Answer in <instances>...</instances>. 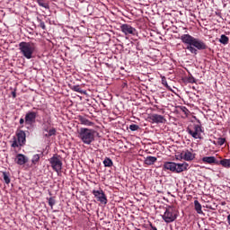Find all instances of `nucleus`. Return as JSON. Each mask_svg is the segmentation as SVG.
Returning a JSON list of instances; mask_svg holds the SVG:
<instances>
[{"mask_svg": "<svg viewBox=\"0 0 230 230\" xmlns=\"http://www.w3.org/2000/svg\"><path fill=\"white\" fill-rule=\"evenodd\" d=\"M181 40L183 44H187L186 49L192 53V55H197L199 51H204L208 49V44L204 40L195 38L190 34H182L181 36Z\"/></svg>", "mask_w": 230, "mask_h": 230, "instance_id": "nucleus-1", "label": "nucleus"}, {"mask_svg": "<svg viewBox=\"0 0 230 230\" xmlns=\"http://www.w3.org/2000/svg\"><path fill=\"white\" fill-rule=\"evenodd\" d=\"M19 49L21 55L27 58V60H31L33 58V54L37 51V46L33 42L22 41L19 43Z\"/></svg>", "mask_w": 230, "mask_h": 230, "instance_id": "nucleus-2", "label": "nucleus"}, {"mask_svg": "<svg viewBox=\"0 0 230 230\" xmlns=\"http://www.w3.org/2000/svg\"><path fill=\"white\" fill-rule=\"evenodd\" d=\"M77 133H78L77 137L81 139V141L84 145H91L94 143L96 130L93 128H81L77 131Z\"/></svg>", "mask_w": 230, "mask_h": 230, "instance_id": "nucleus-3", "label": "nucleus"}, {"mask_svg": "<svg viewBox=\"0 0 230 230\" xmlns=\"http://www.w3.org/2000/svg\"><path fill=\"white\" fill-rule=\"evenodd\" d=\"M164 170H169V172H172L173 173H182V172H186V170H188V164H176L173 162H165L164 164Z\"/></svg>", "mask_w": 230, "mask_h": 230, "instance_id": "nucleus-4", "label": "nucleus"}, {"mask_svg": "<svg viewBox=\"0 0 230 230\" xmlns=\"http://www.w3.org/2000/svg\"><path fill=\"white\" fill-rule=\"evenodd\" d=\"M13 143L11 145L12 148H19V146H24L26 145V132L22 129L16 131V137H13Z\"/></svg>", "mask_w": 230, "mask_h": 230, "instance_id": "nucleus-5", "label": "nucleus"}, {"mask_svg": "<svg viewBox=\"0 0 230 230\" xmlns=\"http://www.w3.org/2000/svg\"><path fill=\"white\" fill-rule=\"evenodd\" d=\"M49 161L52 170L56 172V173L58 174L62 172V166L64 164L62 163V156H60V155L54 154Z\"/></svg>", "mask_w": 230, "mask_h": 230, "instance_id": "nucleus-6", "label": "nucleus"}, {"mask_svg": "<svg viewBox=\"0 0 230 230\" xmlns=\"http://www.w3.org/2000/svg\"><path fill=\"white\" fill-rule=\"evenodd\" d=\"M162 218L164 220V222H166V224L175 222V220H177V210H175V208L173 207H168L162 216Z\"/></svg>", "mask_w": 230, "mask_h": 230, "instance_id": "nucleus-7", "label": "nucleus"}, {"mask_svg": "<svg viewBox=\"0 0 230 230\" xmlns=\"http://www.w3.org/2000/svg\"><path fill=\"white\" fill-rule=\"evenodd\" d=\"M188 134L192 136L194 139H200V132H202V128L199 124H194L187 128Z\"/></svg>", "mask_w": 230, "mask_h": 230, "instance_id": "nucleus-8", "label": "nucleus"}, {"mask_svg": "<svg viewBox=\"0 0 230 230\" xmlns=\"http://www.w3.org/2000/svg\"><path fill=\"white\" fill-rule=\"evenodd\" d=\"M93 195L95 197L96 200L98 202H101V204H107L108 199H107V195H105V192H103V190H93Z\"/></svg>", "mask_w": 230, "mask_h": 230, "instance_id": "nucleus-9", "label": "nucleus"}, {"mask_svg": "<svg viewBox=\"0 0 230 230\" xmlns=\"http://www.w3.org/2000/svg\"><path fill=\"white\" fill-rule=\"evenodd\" d=\"M38 116H39V111H29L25 114V125H33Z\"/></svg>", "mask_w": 230, "mask_h": 230, "instance_id": "nucleus-10", "label": "nucleus"}, {"mask_svg": "<svg viewBox=\"0 0 230 230\" xmlns=\"http://www.w3.org/2000/svg\"><path fill=\"white\" fill-rule=\"evenodd\" d=\"M120 30L126 35H136L137 33L136 28L131 27L129 24H122Z\"/></svg>", "mask_w": 230, "mask_h": 230, "instance_id": "nucleus-11", "label": "nucleus"}, {"mask_svg": "<svg viewBox=\"0 0 230 230\" xmlns=\"http://www.w3.org/2000/svg\"><path fill=\"white\" fill-rule=\"evenodd\" d=\"M149 119H151L152 123H166V119H164V116L156 113H153Z\"/></svg>", "mask_w": 230, "mask_h": 230, "instance_id": "nucleus-12", "label": "nucleus"}, {"mask_svg": "<svg viewBox=\"0 0 230 230\" xmlns=\"http://www.w3.org/2000/svg\"><path fill=\"white\" fill-rule=\"evenodd\" d=\"M181 157L184 159V161H193V159H195V154L190 150H185L181 153Z\"/></svg>", "mask_w": 230, "mask_h": 230, "instance_id": "nucleus-13", "label": "nucleus"}, {"mask_svg": "<svg viewBox=\"0 0 230 230\" xmlns=\"http://www.w3.org/2000/svg\"><path fill=\"white\" fill-rule=\"evenodd\" d=\"M15 163L18 164L20 166H22L28 163V157L22 154H18L16 155Z\"/></svg>", "mask_w": 230, "mask_h": 230, "instance_id": "nucleus-14", "label": "nucleus"}, {"mask_svg": "<svg viewBox=\"0 0 230 230\" xmlns=\"http://www.w3.org/2000/svg\"><path fill=\"white\" fill-rule=\"evenodd\" d=\"M201 161L205 164H218V160L215 156H205Z\"/></svg>", "mask_w": 230, "mask_h": 230, "instance_id": "nucleus-15", "label": "nucleus"}, {"mask_svg": "<svg viewBox=\"0 0 230 230\" xmlns=\"http://www.w3.org/2000/svg\"><path fill=\"white\" fill-rule=\"evenodd\" d=\"M79 121L81 125H85L86 127H93V125H94V122L83 116H79Z\"/></svg>", "mask_w": 230, "mask_h": 230, "instance_id": "nucleus-16", "label": "nucleus"}, {"mask_svg": "<svg viewBox=\"0 0 230 230\" xmlns=\"http://www.w3.org/2000/svg\"><path fill=\"white\" fill-rule=\"evenodd\" d=\"M144 163L147 166H152V164L157 163V157H155V156H147V157H146Z\"/></svg>", "mask_w": 230, "mask_h": 230, "instance_id": "nucleus-17", "label": "nucleus"}, {"mask_svg": "<svg viewBox=\"0 0 230 230\" xmlns=\"http://www.w3.org/2000/svg\"><path fill=\"white\" fill-rule=\"evenodd\" d=\"M71 91L75 93H80V94H87L86 91L82 90V87L79 84L76 85H70Z\"/></svg>", "mask_w": 230, "mask_h": 230, "instance_id": "nucleus-18", "label": "nucleus"}, {"mask_svg": "<svg viewBox=\"0 0 230 230\" xmlns=\"http://www.w3.org/2000/svg\"><path fill=\"white\" fill-rule=\"evenodd\" d=\"M43 132H48L49 130V127H51V119H48L47 120H43L42 124Z\"/></svg>", "mask_w": 230, "mask_h": 230, "instance_id": "nucleus-19", "label": "nucleus"}, {"mask_svg": "<svg viewBox=\"0 0 230 230\" xmlns=\"http://www.w3.org/2000/svg\"><path fill=\"white\" fill-rule=\"evenodd\" d=\"M102 163L105 168H112V166H114V163L110 157H105Z\"/></svg>", "mask_w": 230, "mask_h": 230, "instance_id": "nucleus-20", "label": "nucleus"}, {"mask_svg": "<svg viewBox=\"0 0 230 230\" xmlns=\"http://www.w3.org/2000/svg\"><path fill=\"white\" fill-rule=\"evenodd\" d=\"M194 209L199 215H202V205L199 200H194Z\"/></svg>", "mask_w": 230, "mask_h": 230, "instance_id": "nucleus-21", "label": "nucleus"}, {"mask_svg": "<svg viewBox=\"0 0 230 230\" xmlns=\"http://www.w3.org/2000/svg\"><path fill=\"white\" fill-rule=\"evenodd\" d=\"M219 42L220 44H224V46H227V44H229V37L226 36V34H222Z\"/></svg>", "mask_w": 230, "mask_h": 230, "instance_id": "nucleus-22", "label": "nucleus"}, {"mask_svg": "<svg viewBox=\"0 0 230 230\" xmlns=\"http://www.w3.org/2000/svg\"><path fill=\"white\" fill-rule=\"evenodd\" d=\"M218 164H221L223 168H230V159H223L218 161Z\"/></svg>", "mask_w": 230, "mask_h": 230, "instance_id": "nucleus-23", "label": "nucleus"}, {"mask_svg": "<svg viewBox=\"0 0 230 230\" xmlns=\"http://www.w3.org/2000/svg\"><path fill=\"white\" fill-rule=\"evenodd\" d=\"M46 132L47 134L44 135L45 137H51V136H57V129L55 128H52Z\"/></svg>", "mask_w": 230, "mask_h": 230, "instance_id": "nucleus-24", "label": "nucleus"}, {"mask_svg": "<svg viewBox=\"0 0 230 230\" xmlns=\"http://www.w3.org/2000/svg\"><path fill=\"white\" fill-rule=\"evenodd\" d=\"M37 3L39 4V6H41L42 8H49V4L48 3H46L45 0H37Z\"/></svg>", "mask_w": 230, "mask_h": 230, "instance_id": "nucleus-25", "label": "nucleus"}, {"mask_svg": "<svg viewBox=\"0 0 230 230\" xmlns=\"http://www.w3.org/2000/svg\"><path fill=\"white\" fill-rule=\"evenodd\" d=\"M3 177H4V181L5 182V184H10V176L8 175V173L6 172H3Z\"/></svg>", "mask_w": 230, "mask_h": 230, "instance_id": "nucleus-26", "label": "nucleus"}, {"mask_svg": "<svg viewBox=\"0 0 230 230\" xmlns=\"http://www.w3.org/2000/svg\"><path fill=\"white\" fill-rule=\"evenodd\" d=\"M39 161H40V156L39 155H34L31 159L32 164H37Z\"/></svg>", "mask_w": 230, "mask_h": 230, "instance_id": "nucleus-27", "label": "nucleus"}, {"mask_svg": "<svg viewBox=\"0 0 230 230\" xmlns=\"http://www.w3.org/2000/svg\"><path fill=\"white\" fill-rule=\"evenodd\" d=\"M226 143V137H218L217 141V145L218 146H222Z\"/></svg>", "mask_w": 230, "mask_h": 230, "instance_id": "nucleus-28", "label": "nucleus"}, {"mask_svg": "<svg viewBox=\"0 0 230 230\" xmlns=\"http://www.w3.org/2000/svg\"><path fill=\"white\" fill-rule=\"evenodd\" d=\"M39 22V27L41 28V30H46V23L40 20V18L37 19Z\"/></svg>", "mask_w": 230, "mask_h": 230, "instance_id": "nucleus-29", "label": "nucleus"}, {"mask_svg": "<svg viewBox=\"0 0 230 230\" xmlns=\"http://www.w3.org/2000/svg\"><path fill=\"white\" fill-rule=\"evenodd\" d=\"M129 130L132 132H136V130H139V126L136 124L129 125Z\"/></svg>", "mask_w": 230, "mask_h": 230, "instance_id": "nucleus-30", "label": "nucleus"}, {"mask_svg": "<svg viewBox=\"0 0 230 230\" xmlns=\"http://www.w3.org/2000/svg\"><path fill=\"white\" fill-rule=\"evenodd\" d=\"M56 201H55V198H49V206H50V208H53V206H55Z\"/></svg>", "mask_w": 230, "mask_h": 230, "instance_id": "nucleus-31", "label": "nucleus"}, {"mask_svg": "<svg viewBox=\"0 0 230 230\" xmlns=\"http://www.w3.org/2000/svg\"><path fill=\"white\" fill-rule=\"evenodd\" d=\"M189 84H195L196 80L195 77H193V75L190 76L188 79Z\"/></svg>", "mask_w": 230, "mask_h": 230, "instance_id": "nucleus-32", "label": "nucleus"}, {"mask_svg": "<svg viewBox=\"0 0 230 230\" xmlns=\"http://www.w3.org/2000/svg\"><path fill=\"white\" fill-rule=\"evenodd\" d=\"M19 123L20 125H22V127H24V123H26V119L21 118Z\"/></svg>", "mask_w": 230, "mask_h": 230, "instance_id": "nucleus-33", "label": "nucleus"}, {"mask_svg": "<svg viewBox=\"0 0 230 230\" xmlns=\"http://www.w3.org/2000/svg\"><path fill=\"white\" fill-rule=\"evenodd\" d=\"M162 84L163 85H165V87H168V82H166V78H162Z\"/></svg>", "mask_w": 230, "mask_h": 230, "instance_id": "nucleus-34", "label": "nucleus"}, {"mask_svg": "<svg viewBox=\"0 0 230 230\" xmlns=\"http://www.w3.org/2000/svg\"><path fill=\"white\" fill-rule=\"evenodd\" d=\"M181 111H182V112H184V114H188L190 112V111H188V108H186L184 106L181 108Z\"/></svg>", "mask_w": 230, "mask_h": 230, "instance_id": "nucleus-35", "label": "nucleus"}, {"mask_svg": "<svg viewBox=\"0 0 230 230\" xmlns=\"http://www.w3.org/2000/svg\"><path fill=\"white\" fill-rule=\"evenodd\" d=\"M12 96H13V98H16L17 97V93H15V91L12 92Z\"/></svg>", "mask_w": 230, "mask_h": 230, "instance_id": "nucleus-36", "label": "nucleus"}, {"mask_svg": "<svg viewBox=\"0 0 230 230\" xmlns=\"http://www.w3.org/2000/svg\"><path fill=\"white\" fill-rule=\"evenodd\" d=\"M226 220H227L228 226H230V214L227 216Z\"/></svg>", "mask_w": 230, "mask_h": 230, "instance_id": "nucleus-37", "label": "nucleus"}, {"mask_svg": "<svg viewBox=\"0 0 230 230\" xmlns=\"http://www.w3.org/2000/svg\"><path fill=\"white\" fill-rule=\"evenodd\" d=\"M151 230H157V227L154 226V225L150 224Z\"/></svg>", "mask_w": 230, "mask_h": 230, "instance_id": "nucleus-38", "label": "nucleus"}, {"mask_svg": "<svg viewBox=\"0 0 230 230\" xmlns=\"http://www.w3.org/2000/svg\"><path fill=\"white\" fill-rule=\"evenodd\" d=\"M210 141H211V143H213V145H218V144H217V141H215V140L210 139Z\"/></svg>", "mask_w": 230, "mask_h": 230, "instance_id": "nucleus-39", "label": "nucleus"}]
</instances>
